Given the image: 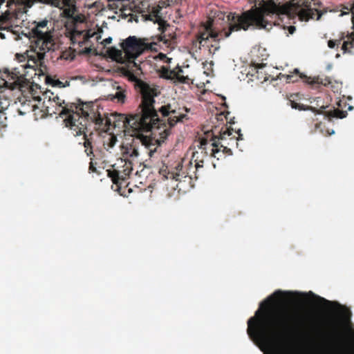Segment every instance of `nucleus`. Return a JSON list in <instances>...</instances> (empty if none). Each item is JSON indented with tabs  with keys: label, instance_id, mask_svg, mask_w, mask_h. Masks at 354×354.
Segmentation results:
<instances>
[{
	"label": "nucleus",
	"instance_id": "7",
	"mask_svg": "<svg viewBox=\"0 0 354 354\" xmlns=\"http://www.w3.org/2000/svg\"><path fill=\"white\" fill-rule=\"evenodd\" d=\"M158 111L162 118H167L169 128L174 127L178 122L188 119L187 113L189 112V109L185 106L181 107L176 103L163 105L158 109Z\"/></svg>",
	"mask_w": 354,
	"mask_h": 354
},
{
	"label": "nucleus",
	"instance_id": "44",
	"mask_svg": "<svg viewBox=\"0 0 354 354\" xmlns=\"http://www.w3.org/2000/svg\"><path fill=\"white\" fill-rule=\"evenodd\" d=\"M13 6H15V0H7V5L6 6L8 8H11Z\"/></svg>",
	"mask_w": 354,
	"mask_h": 354
},
{
	"label": "nucleus",
	"instance_id": "60",
	"mask_svg": "<svg viewBox=\"0 0 354 354\" xmlns=\"http://www.w3.org/2000/svg\"><path fill=\"white\" fill-rule=\"evenodd\" d=\"M28 67H31L29 63H28L27 65L26 66V68H28Z\"/></svg>",
	"mask_w": 354,
	"mask_h": 354
},
{
	"label": "nucleus",
	"instance_id": "57",
	"mask_svg": "<svg viewBox=\"0 0 354 354\" xmlns=\"http://www.w3.org/2000/svg\"><path fill=\"white\" fill-rule=\"evenodd\" d=\"M310 120L312 122H314L315 121H317V118H315L314 117H311L310 118Z\"/></svg>",
	"mask_w": 354,
	"mask_h": 354
},
{
	"label": "nucleus",
	"instance_id": "20",
	"mask_svg": "<svg viewBox=\"0 0 354 354\" xmlns=\"http://www.w3.org/2000/svg\"><path fill=\"white\" fill-rule=\"evenodd\" d=\"M106 53L110 58L117 62L124 63L126 61L125 54L122 49L119 50L115 47H111L107 49Z\"/></svg>",
	"mask_w": 354,
	"mask_h": 354
},
{
	"label": "nucleus",
	"instance_id": "48",
	"mask_svg": "<svg viewBox=\"0 0 354 354\" xmlns=\"http://www.w3.org/2000/svg\"><path fill=\"white\" fill-rule=\"evenodd\" d=\"M45 95H46V97H49V100H51L53 97L54 96V94L52 92L48 91L45 93Z\"/></svg>",
	"mask_w": 354,
	"mask_h": 354
},
{
	"label": "nucleus",
	"instance_id": "16",
	"mask_svg": "<svg viewBox=\"0 0 354 354\" xmlns=\"http://www.w3.org/2000/svg\"><path fill=\"white\" fill-rule=\"evenodd\" d=\"M131 1L132 0H107L108 2L120 1V12L121 17L124 19L130 17L129 21H132L133 19L136 21H138V19L135 18L137 17L136 15L133 14L135 13V9L131 6Z\"/></svg>",
	"mask_w": 354,
	"mask_h": 354
},
{
	"label": "nucleus",
	"instance_id": "53",
	"mask_svg": "<svg viewBox=\"0 0 354 354\" xmlns=\"http://www.w3.org/2000/svg\"><path fill=\"white\" fill-rule=\"evenodd\" d=\"M164 68H166L165 67L162 68V75H163V77L167 78V75H169V73L167 72Z\"/></svg>",
	"mask_w": 354,
	"mask_h": 354
},
{
	"label": "nucleus",
	"instance_id": "56",
	"mask_svg": "<svg viewBox=\"0 0 354 354\" xmlns=\"http://www.w3.org/2000/svg\"><path fill=\"white\" fill-rule=\"evenodd\" d=\"M5 126H6V124H4V122L3 120H0V129Z\"/></svg>",
	"mask_w": 354,
	"mask_h": 354
},
{
	"label": "nucleus",
	"instance_id": "8",
	"mask_svg": "<svg viewBox=\"0 0 354 354\" xmlns=\"http://www.w3.org/2000/svg\"><path fill=\"white\" fill-rule=\"evenodd\" d=\"M158 9H156V11L152 12V15H149V21H152L154 23L158 24V30L160 31V34L158 36H156L153 39L154 42H156L157 44L160 42H162L167 46L171 45V44L176 39V34L171 30V26L166 21H165L162 17H158L157 15V12Z\"/></svg>",
	"mask_w": 354,
	"mask_h": 354
},
{
	"label": "nucleus",
	"instance_id": "10",
	"mask_svg": "<svg viewBox=\"0 0 354 354\" xmlns=\"http://www.w3.org/2000/svg\"><path fill=\"white\" fill-rule=\"evenodd\" d=\"M47 24V20H43L38 22L36 27L32 29V33L36 38V46L43 51L54 50L55 45L50 33L40 30V28L46 27Z\"/></svg>",
	"mask_w": 354,
	"mask_h": 354
},
{
	"label": "nucleus",
	"instance_id": "30",
	"mask_svg": "<svg viewBox=\"0 0 354 354\" xmlns=\"http://www.w3.org/2000/svg\"><path fill=\"white\" fill-rule=\"evenodd\" d=\"M341 308V310L339 311V314L341 317L346 321L349 322L351 316V311L346 308L345 307L341 306L339 304H337Z\"/></svg>",
	"mask_w": 354,
	"mask_h": 354
},
{
	"label": "nucleus",
	"instance_id": "38",
	"mask_svg": "<svg viewBox=\"0 0 354 354\" xmlns=\"http://www.w3.org/2000/svg\"><path fill=\"white\" fill-rule=\"evenodd\" d=\"M35 3H37L36 0H24L21 5L25 6V8L28 10V8H30Z\"/></svg>",
	"mask_w": 354,
	"mask_h": 354
},
{
	"label": "nucleus",
	"instance_id": "9",
	"mask_svg": "<svg viewBox=\"0 0 354 354\" xmlns=\"http://www.w3.org/2000/svg\"><path fill=\"white\" fill-rule=\"evenodd\" d=\"M216 130L217 127H214L210 131L205 132V136L199 138L198 147L201 153H204L206 156L209 155L219 160L222 158V155L220 154V149L216 141Z\"/></svg>",
	"mask_w": 354,
	"mask_h": 354
},
{
	"label": "nucleus",
	"instance_id": "22",
	"mask_svg": "<svg viewBox=\"0 0 354 354\" xmlns=\"http://www.w3.org/2000/svg\"><path fill=\"white\" fill-rule=\"evenodd\" d=\"M346 37L347 40L343 42L342 50L344 51V53H351V49L354 48V32L348 34Z\"/></svg>",
	"mask_w": 354,
	"mask_h": 354
},
{
	"label": "nucleus",
	"instance_id": "5",
	"mask_svg": "<svg viewBox=\"0 0 354 354\" xmlns=\"http://www.w3.org/2000/svg\"><path fill=\"white\" fill-rule=\"evenodd\" d=\"M165 127V125L163 127V130L159 133L160 136V139L161 140L158 139H153L148 136H145L143 134L144 131H138V133L134 134V133H133L129 134V136L133 137V138L130 143H127L125 147H124L123 153L131 158L138 157L139 155L138 146L140 144L145 149L147 150L149 156L152 157L158 147L156 144L160 145V142H163L164 140L170 134V129Z\"/></svg>",
	"mask_w": 354,
	"mask_h": 354
},
{
	"label": "nucleus",
	"instance_id": "61",
	"mask_svg": "<svg viewBox=\"0 0 354 354\" xmlns=\"http://www.w3.org/2000/svg\"><path fill=\"white\" fill-rule=\"evenodd\" d=\"M80 19V17H77L76 19H75V21H78Z\"/></svg>",
	"mask_w": 354,
	"mask_h": 354
},
{
	"label": "nucleus",
	"instance_id": "62",
	"mask_svg": "<svg viewBox=\"0 0 354 354\" xmlns=\"http://www.w3.org/2000/svg\"><path fill=\"white\" fill-rule=\"evenodd\" d=\"M351 333L354 335V330H352L351 328L350 329Z\"/></svg>",
	"mask_w": 354,
	"mask_h": 354
},
{
	"label": "nucleus",
	"instance_id": "59",
	"mask_svg": "<svg viewBox=\"0 0 354 354\" xmlns=\"http://www.w3.org/2000/svg\"><path fill=\"white\" fill-rule=\"evenodd\" d=\"M0 38H1V39H5V35H4V34H3V33L0 32Z\"/></svg>",
	"mask_w": 354,
	"mask_h": 354
},
{
	"label": "nucleus",
	"instance_id": "27",
	"mask_svg": "<svg viewBox=\"0 0 354 354\" xmlns=\"http://www.w3.org/2000/svg\"><path fill=\"white\" fill-rule=\"evenodd\" d=\"M28 10L24 6H17L16 8L12 12V17L15 19H20L24 14L27 12Z\"/></svg>",
	"mask_w": 354,
	"mask_h": 354
},
{
	"label": "nucleus",
	"instance_id": "52",
	"mask_svg": "<svg viewBox=\"0 0 354 354\" xmlns=\"http://www.w3.org/2000/svg\"><path fill=\"white\" fill-rule=\"evenodd\" d=\"M36 1H37V2H39V3H44V4L49 5V3H50V0H36Z\"/></svg>",
	"mask_w": 354,
	"mask_h": 354
},
{
	"label": "nucleus",
	"instance_id": "21",
	"mask_svg": "<svg viewBox=\"0 0 354 354\" xmlns=\"http://www.w3.org/2000/svg\"><path fill=\"white\" fill-rule=\"evenodd\" d=\"M87 131H88V129L87 130H84V132H82L80 135H83L84 136V147L85 148V153H86V155L88 156H93V157H94V155H93V133L91 132L89 133V135L88 136L87 135Z\"/></svg>",
	"mask_w": 354,
	"mask_h": 354
},
{
	"label": "nucleus",
	"instance_id": "28",
	"mask_svg": "<svg viewBox=\"0 0 354 354\" xmlns=\"http://www.w3.org/2000/svg\"><path fill=\"white\" fill-rule=\"evenodd\" d=\"M117 141V137L114 134H109L104 140V146L108 150L109 149L113 147Z\"/></svg>",
	"mask_w": 354,
	"mask_h": 354
},
{
	"label": "nucleus",
	"instance_id": "23",
	"mask_svg": "<svg viewBox=\"0 0 354 354\" xmlns=\"http://www.w3.org/2000/svg\"><path fill=\"white\" fill-rule=\"evenodd\" d=\"M127 98V90L122 88L121 86L117 87L115 93L111 98V100H117V102L124 104Z\"/></svg>",
	"mask_w": 354,
	"mask_h": 354
},
{
	"label": "nucleus",
	"instance_id": "6",
	"mask_svg": "<svg viewBox=\"0 0 354 354\" xmlns=\"http://www.w3.org/2000/svg\"><path fill=\"white\" fill-rule=\"evenodd\" d=\"M153 45H157L156 42H148L147 39H140L136 36H129L120 43V47L125 54L126 61L129 66L132 65L136 69H140L139 65L135 62L145 50L149 49H155Z\"/></svg>",
	"mask_w": 354,
	"mask_h": 354
},
{
	"label": "nucleus",
	"instance_id": "49",
	"mask_svg": "<svg viewBox=\"0 0 354 354\" xmlns=\"http://www.w3.org/2000/svg\"><path fill=\"white\" fill-rule=\"evenodd\" d=\"M216 17L219 19H224L225 18V13L222 12H219L217 15H216Z\"/></svg>",
	"mask_w": 354,
	"mask_h": 354
},
{
	"label": "nucleus",
	"instance_id": "1",
	"mask_svg": "<svg viewBox=\"0 0 354 354\" xmlns=\"http://www.w3.org/2000/svg\"><path fill=\"white\" fill-rule=\"evenodd\" d=\"M254 3L251 9L243 12L241 14L229 12L227 17V27L219 28L215 26V19L209 18L207 21L202 23L193 41V45L204 46L209 38L214 41H220L230 37L232 32L241 30L245 31L249 29H265L270 30L273 26H279L284 17L288 19L298 16L301 21H308L313 18L314 12H318L310 7L309 0H303L300 3H286L278 5L272 0L266 3L263 0H249Z\"/></svg>",
	"mask_w": 354,
	"mask_h": 354
},
{
	"label": "nucleus",
	"instance_id": "2",
	"mask_svg": "<svg viewBox=\"0 0 354 354\" xmlns=\"http://www.w3.org/2000/svg\"><path fill=\"white\" fill-rule=\"evenodd\" d=\"M290 295V292L276 290L260 304L254 316L248 319L247 333L254 343L264 346L277 345L284 349L290 329L304 326L301 322H295V319L292 318L295 316H290L287 311L271 308Z\"/></svg>",
	"mask_w": 354,
	"mask_h": 354
},
{
	"label": "nucleus",
	"instance_id": "41",
	"mask_svg": "<svg viewBox=\"0 0 354 354\" xmlns=\"http://www.w3.org/2000/svg\"><path fill=\"white\" fill-rule=\"evenodd\" d=\"M117 1H111L109 2V8L110 9H119L120 8V4L116 3Z\"/></svg>",
	"mask_w": 354,
	"mask_h": 354
},
{
	"label": "nucleus",
	"instance_id": "14",
	"mask_svg": "<svg viewBox=\"0 0 354 354\" xmlns=\"http://www.w3.org/2000/svg\"><path fill=\"white\" fill-rule=\"evenodd\" d=\"M131 6L135 9V13L142 14V16L145 20H149V19H148L149 15L156 11V9H158L157 15L161 17L160 15L161 7L159 6H151L149 1L147 0H132Z\"/></svg>",
	"mask_w": 354,
	"mask_h": 354
},
{
	"label": "nucleus",
	"instance_id": "50",
	"mask_svg": "<svg viewBox=\"0 0 354 354\" xmlns=\"http://www.w3.org/2000/svg\"><path fill=\"white\" fill-rule=\"evenodd\" d=\"M320 124H321V122H315V128H314V129H312V130L310 131V132H311V133H313V131H315L317 128H319V127Z\"/></svg>",
	"mask_w": 354,
	"mask_h": 354
},
{
	"label": "nucleus",
	"instance_id": "4",
	"mask_svg": "<svg viewBox=\"0 0 354 354\" xmlns=\"http://www.w3.org/2000/svg\"><path fill=\"white\" fill-rule=\"evenodd\" d=\"M98 104L93 102H83L78 100V104H71V108L62 109V115H68L64 121L75 136H80L87 130L88 123H93L97 131L107 132L111 126V118L100 112Z\"/></svg>",
	"mask_w": 354,
	"mask_h": 354
},
{
	"label": "nucleus",
	"instance_id": "33",
	"mask_svg": "<svg viewBox=\"0 0 354 354\" xmlns=\"http://www.w3.org/2000/svg\"><path fill=\"white\" fill-rule=\"evenodd\" d=\"M76 12V6L66 7L64 9V14L68 18H73Z\"/></svg>",
	"mask_w": 354,
	"mask_h": 354
},
{
	"label": "nucleus",
	"instance_id": "12",
	"mask_svg": "<svg viewBox=\"0 0 354 354\" xmlns=\"http://www.w3.org/2000/svg\"><path fill=\"white\" fill-rule=\"evenodd\" d=\"M233 129L227 127L226 125H223L220 129L217 128L216 133V141L218 145H227V147H232L236 145H238L237 141L243 140V134L241 133V129H239L236 133L238 137L231 136L232 134Z\"/></svg>",
	"mask_w": 354,
	"mask_h": 354
},
{
	"label": "nucleus",
	"instance_id": "47",
	"mask_svg": "<svg viewBox=\"0 0 354 354\" xmlns=\"http://www.w3.org/2000/svg\"><path fill=\"white\" fill-rule=\"evenodd\" d=\"M318 299H319V300L321 302H322L324 304H332L331 301H328V300H327V299H324L323 297H318Z\"/></svg>",
	"mask_w": 354,
	"mask_h": 354
},
{
	"label": "nucleus",
	"instance_id": "36",
	"mask_svg": "<svg viewBox=\"0 0 354 354\" xmlns=\"http://www.w3.org/2000/svg\"><path fill=\"white\" fill-rule=\"evenodd\" d=\"M49 5L59 9L63 8V0H50Z\"/></svg>",
	"mask_w": 354,
	"mask_h": 354
},
{
	"label": "nucleus",
	"instance_id": "46",
	"mask_svg": "<svg viewBox=\"0 0 354 354\" xmlns=\"http://www.w3.org/2000/svg\"><path fill=\"white\" fill-rule=\"evenodd\" d=\"M112 41V38L111 37H109L108 38H106L103 40L102 42L104 45L109 44Z\"/></svg>",
	"mask_w": 354,
	"mask_h": 354
},
{
	"label": "nucleus",
	"instance_id": "3",
	"mask_svg": "<svg viewBox=\"0 0 354 354\" xmlns=\"http://www.w3.org/2000/svg\"><path fill=\"white\" fill-rule=\"evenodd\" d=\"M136 88L141 94V102L136 113L130 114L114 113L111 114V124L115 128H122L127 134L138 131L150 132L153 129H160L165 126L163 120H160L157 110L154 108V97L160 94L155 85H151L141 80L136 81Z\"/></svg>",
	"mask_w": 354,
	"mask_h": 354
},
{
	"label": "nucleus",
	"instance_id": "43",
	"mask_svg": "<svg viewBox=\"0 0 354 354\" xmlns=\"http://www.w3.org/2000/svg\"><path fill=\"white\" fill-rule=\"evenodd\" d=\"M93 157L91 158V160H93ZM89 170L91 171L92 172H95L96 171V168L94 166V164H93V161H91V162L89 164Z\"/></svg>",
	"mask_w": 354,
	"mask_h": 354
},
{
	"label": "nucleus",
	"instance_id": "37",
	"mask_svg": "<svg viewBox=\"0 0 354 354\" xmlns=\"http://www.w3.org/2000/svg\"><path fill=\"white\" fill-rule=\"evenodd\" d=\"M109 176L112 178V180L114 183H116L118 182V180L119 178V174L118 171L116 170L113 171H109Z\"/></svg>",
	"mask_w": 354,
	"mask_h": 354
},
{
	"label": "nucleus",
	"instance_id": "11",
	"mask_svg": "<svg viewBox=\"0 0 354 354\" xmlns=\"http://www.w3.org/2000/svg\"><path fill=\"white\" fill-rule=\"evenodd\" d=\"M283 77L286 78V82H297L299 78L303 79L306 82L312 86L313 88H319L320 85L327 86L331 84V80L328 77H307L299 73L297 68H295L294 71L288 75H283Z\"/></svg>",
	"mask_w": 354,
	"mask_h": 354
},
{
	"label": "nucleus",
	"instance_id": "42",
	"mask_svg": "<svg viewBox=\"0 0 354 354\" xmlns=\"http://www.w3.org/2000/svg\"><path fill=\"white\" fill-rule=\"evenodd\" d=\"M283 29H288V33L290 35H292L295 33V32L296 31V28L294 26H288V27H286L285 26H283Z\"/></svg>",
	"mask_w": 354,
	"mask_h": 354
},
{
	"label": "nucleus",
	"instance_id": "29",
	"mask_svg": "<svg viewBox=\"0 0 354 354\" xmlns=\"http://www.w3.org/2000/svg\"><path fill=\"white\" fill-rule=\"evenodd\" d=\"M46 81L48 83L51 84L53 86H57L59 88H64L66 86H69V82L66 81L65 83H63L59 80H53L50 77H47Z\"/></svg>",
	"mask_w": 354,
	"mask_h": 354
},
{
	"label": "nucleus",
	"instance_id": "35",
	"mask_svg": "<svg viewBox=\"0 0 354 354\" xmlns=\"http://www.w3.org/2000/svg\"><path fill=\"white\" fill-rule=\"evenodd\" d=\"M44 58V53H37L36 56L28 60L32 61L34 64H37V62H41Z\"/></svg>",
	"mask_w": 354,
	"mask_h": 354
},
{
	"label": "nucleus",
	"instance_id": "58",
	"mask_svg": "<svg viewBox=\"0 0 354 354\" xmlns=\"http://www.w3.org/2000/svg\"><path fill=\"white\" fill-rule=\"evenodd\" d=\"M219 48H220L219 46H215V47H214V51H213V53H215V52H216V50H218L219 49Z\"/></svg>",
	"mask_w": 354,
	"mask_h": 354
},
{
	"label": "nucleus",
	"instance_id": "19",
	"mask_svg": "<svg viewBox=\"0 0 354 354\" xmlns=\"http://www.w3.org/2000/svg\"><path fill=\"white\" fill-rule=\"evenodd\" d=\"M188 174L183 170V165L178 163L174 170L169 171L167 176V179H172L176 181H181L183 178L188 177Z\"/></svg>",
	"mask_w": 354,
	"mask_h": 354
},
{
	"label": "nucleus",
	"instance_id": "13",
	"mask_svg": "<svg viewBox=\"0 0 354 354\" xmlns=\"http://www.w3.org/2000/svg\"><path fill=\"white\" fill-rule=\"evenodd\" d=\"M284 351V349L280 348L278 354H287ZM315 351L316 354H354V348L349 351L344 342L339 339L328 344V346H325L324 348L323 346H317Z\"/></svg>",
	"mask_w": 354,
	"mask_h": 354
},
{
	"label": "nucleus",
	"instance_id": "51",
	"mask_svg": "<svg viewBox=\"0 0 354 354\" xmlns=\"http://www.w3.org/2000/svg\"><path fill=\"white\" fill-rule=\"evenodd\" d=\"M224 117H225V116L223 115V113H220V114H218V115H216V119L218 121H219V120H221V121H222V120H223V118H224Z\"/></svg>",
	"mask_w": 354,
	"mask_h": 354
},
{
	"label": "nucleus",
	"instance_id": "25",
	"mask_svg": "<svg viewBox=\"0 0 354 354\" xmlns=\"http://www.w3.org/2000/svg\"><path fill=\"white\" fill-rule=\"evenodd\" d=\"M205 157H206V156L204 153H201V151H195L193 153L192 161L195 162V168L196 171H198L199 168H202L203 167V159Z\"/></svg>",
	"mask_w": 354,
	"mask_h": 354
},
{
	"label": "nucleus",
	"instance_id": "17",
	"mask_svg": "<svg viewBox=\"0 0 354 354\" xmlns=\"http://www.w3.org/2000/svg\"><path fill=\"white\" fill-rule=\"evenodd\" d=\"M167 72L169 73V75H167V79L174 80V82L181 84H188L189 77L183 75V70L180 67H177L174 70H169L164 68Z\"/></svg>",
	"mask_w": 354,
	"mask_h": 354
},
{
	"label": "nucleus",
	"instance_id": "40",
	"mask_svg": "<svg viewBox=\"0 0 354 354\" xmlns=\"http://www.w3.org/2000/svg\"><path fill=\"white\" fill-rule=\"evenodd\" d=\"M342 39H339L337 41L335 40H329L328 41V46L330 48H333L336 45H339L341 43Z\"/></svg>",
	"mask_w": 354,
	"mask_h": 354
},
{
	"label": "nucleus",
	"instance_id": "18",
	"mask_svg": "<svg viewBox=\"0 0 354 354\" xmlns=\"http://www.w3.org/2000/svg\"><path fill=\"white\" fill-rule=\"evenodd\" d=\"M328 107V106H322L317 111L316 115L317 114H323L326 117L330 118H337L342 119L345 118L347 115L346 111L339 110L338 109L333 108V109H330L328 111H325V109Z\"/></svg>",
	"mask_w": 354,
	"mask_h": 354
},
{
	"label": "nucleus",
	"instance_id": "24",
	"mask_svg": "<svg viewBox=\"0 0 354 354\" xmlns=\"http://www.w3.org/2000/svg\"><path fill=\"white\" fill-rule=\"evenodd\" d=\"M290 105L292 109H298L299 111H311L314 113V116H316L317 109L315 107L297 103L294 100H290Z\"/></svg>",
	"mask_w": 354,
	"mask_h": 354
},
{
	"label": "nucleus",
	"instance_id": "39",
	"mask_svg": "<svg viewBox=\"0 0 354 354\" xmlns=\"http://www.w3.org/2000/svg\"><path fill=\"white\" fill-rule=\"evenodd\" d=\"M75 6V0H63V8Z\"/></svg>",
	"mask_w": 354,
	"mask_h": 354
},
{
	"label": "nucleus",
	"instance_id": "26",
	"mask_svg": "<svg viewBox=\"0 0 354 354\" xmlns=\"http://www.w3.org/2000/svg\"><path fill=\"white\" fill-rule=\"evenodd\" d=\"M52 100L56 103V104L58 106V111H59V114L60 115V117L62 118H64L65 117V118H67L68 117V115H62V109H64V108H71V104H66L65 106H63V104H64V100H61L57 95H55V96H53V98H52Z\"/></svg>",
	"mask_w": 354,
	"mask_h": 354
},
{
	"label": "nucleus",
	"instance_id": "15",
	"mask_svg": "<svg viewBox=\"0 0 354 354\" xmlns=\"http://www.w3.org/2000/svg\"><path fill=\"white\" fill-rule=\"evenodd\" d=\"M96 34L92 30H78L75 26L71 32V40L73 45L77 44L80 47L90 43V39Z\"/></svg>",
	"mask_w": 354,
	"mask_h": 354
},
{
	"label": "nucleus",
	"instance_id": "32",
	"mask_svg": "<svg viewBox=\"0 0 354 354\" xmlns=\"http://www.w3.org/2000/svg\"><path fill=\"white\" fill-rule=\"evenodd\" d=\"M11 19H14L12 17V12L10 10H6L3 14L0 15V24H3Z\"/></svg>",
	"mask_w": 354,
	"mask_h": 354
},
{
	"label": "nucleus",
	"instance_id": "55",
	"mask_svg": "<svg viewBox=\"0 0 354 354\" xmlns=\"http://www.w3.org/2000/svg\"><path fill=\"white\" fill-rule=\"evenodd\" d=\"M91 46L87 47L86 46L85 48H84V52L86 53H89L91 52Z\"/></svg>",
	"mask_w": 354,
	"mask_h": 354
},
{
	"label": "nucleus",
	"instance_id": "31",
	"mask_svg": "<svg viewBox=\"0 0 354 354\" xmlns=\"http://www.w3.org/2000/svg\"><path fill=\"white\" fill-rule=\"evenodd\" d=\"M15 84L18 85L19 90L22 92L25 91L26 88L30 87V82L26 79H24V80H18L15 82Z\"/></svg>",
	"mask_w": 354,
	"mask_h": 354
},
{
	"label": "nucleus",
	"instance_id": "34",
	"mask_svg": "<svg viewBox=\"0 0 354 354\" xmlns=\"http://www.w3.org/2000/svg\"><path fill=\"white\" fill-rule=\"evenodd\" d=\"M220 149V154L222 155V158L225 157L226 156H230L232 155V151L230 149V147H227V145H221L219 147Z\"/></svg>",
	"mask_w": 354,
	"mask_h": 354
},
{
	"label": "nucleus",
	"instance_id": "54",
	"mask_svg": "<svg viewBox=\"0 0 354 354\" xmlns=\"http://www.w3.org/2000/svg\"><path fill=\"white\" fill-rule=\"evenodd\" d=\"M24 0H15V6H22L21 3H23Z\"/></svg>",
	"mask_w": 354,
	"mask_h": 354
},
{
	"label": "nucleus",
	"instance_id": "45",
	"mask_svg": "<svg viewBox=\"0 0 354 354\" xmlns=\"http://www.w3.org/2000/svg\"><path fill=\"white\" fill-rule=\"evenodd\" d=\"M131 162H129V165H127V163H126V166H127V168L125 169H124V171H127V174H129L131 171L132 170V167H131Z\"/></svg>",
	"mask_w": 354,
	"mask_h": 354
}]
</instances>
